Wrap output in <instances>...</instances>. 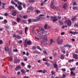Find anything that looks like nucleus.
<instances>
[{"label": "nucleus", "mask_w": 78, "mask_h": 78, "mask_svg": "<svg viewBox=\"0 0 78 78\" xmlns=\"http://www.w3.org/2000/svg\"><path fill=\"white\" fill-rule=\"evenodd\" d=\"M36 48V47L34 46H33V47L32 48V50H35Z\"/></svg>", "instance_id": "obj_49"}, {"label": "nucleus", "mask_w": 78, "mask_h": 78, "mask_svg": "<svg viewBox=\"0 0 78 78\" xmlns=\"http://www.w3.org/2000/svg\"><path fill=\"white\" fill-rule=\"evenodd\" d=\"M30 2H34L35 1H34V0H30Z\"/></svg>", "instance_id": "obj_63"}, {"label": "nucleus", "mask_w": 78, "mask_h": 78, "mask_svg": "<svg viewBox=\"0 0 78 78\" xmlns=\"http://www.w3.org/2000/svg\"><path fill=\"white\" fill-rule=\"evenodd\" d=\"M28 21L29 23H30L31 22V19H29L28 20Z\"/></svg>", "instance_id": "obj_42"}, {"label": "nucleus", "mask_w": 78, "mask_h": 78, "mask_svg": "<svg viewBox=\"0 0 78 78\" xmlns=\"http://www.w3.org/2000/svg\"><path fill=\"white\" fill-rule=\"evenodd\" d=\"M50 42L51 43V44H53V43H55V41H53V40L52 39H51L50 40Z\"/></svg>", "instance_id": "obj_21"}, {"label": "nucleus", "mask_w": 78, "mask_h": 78, "mask_svg": "<svg viewBox=\"0 0 78 78\" xmlns=\"http://www.w3.org/2000/svg\"><path fill=\"white\" fill-rule=\"evenodd\" d=\"M33 53H36L37 54H40V52L38 51H34L33 52Z\"/></svg>", "instance_id": "obj_17"}, {"label": "nucleus", "mask_w": 78, "mask_h": 78, "mask_svg": "<svg viewBox=\"0 0 78 78\" xmlns=\"http://www.w3.org/2000/svg\"><path fill=\"white\" fill-rule=\"evenodd\" d=\"M18 51V50L17 48H16L15 49H14L13 50V52H17V51Z\"/></svg>", "instance_id": "obj_35"}, {"label": "nucleus", "mask_w": 78, "mask_h": 78, "mask_svg": "<svg viewBox=\"0 0 78 78\" xmlns=\"http://www.w3.org/2000/svg\"><path fill=\"white\" fill-rule=\"evenodd\" d=\"M47 34V31H44L43 32H42L39 34V35L40 36H45Z\"/></svg>", "instance_id": "obj_7"}, {"label": "nucleus", "mask_w": 78, "mask_h": 78, "mask_svg": "<svg viewBox=\"0 0 78 78\" xmlns=\"http://www.w3.org/2000/svg\"><path fill=\"white\" fill-rule=\"evenodd\" d=\"M21 66H17L16 68H15L16 70H18L19 69H21Z\"/></svg>", "instance_id": "obj_13"}, {"label": "nucleus", "mask_w": 78, "mask_h": 78, "mask_svg": "<svg viewBox=\"0 0 78 78\" xmlns=\"http://www.w3.org/2000/svg\"><path fill=\"white\" fill-rule=\"evenodd\" d=\"M20 62V60L17 59L14 61V63H17V62Z\"/></svg>", "instance_id": "obj_22"}, {"label": "nucleus", "mask_w": 78, "mask_h": 78, "mask_svg": "<svg viewBox=\"0 0 78 78\" xmlns=\"http://www.w3.org/2000/svg\"><path fill=\"white\" fill-rule=\"evenodd\" d=\"M23 18H24V19H27V16H23Z\"/></svg>", "instance_id": "obj_54"}, {"label": "nucleus", "mask_w": 78, "mask_h": 78, "mask_svg": "<svg viewBox=\"0 0 78 78\" xmlns=\"http://www.w3.org/2000/svg\"><path fill=\"white\" fill-rule=\"evenodd\" d=\"M16 20L17 22H19L20 21V19L19 18H17L16 19Z\"/></svg>", "instance_id": "obj_29"}, {"label": "nucleus", "mask_w": 78, "mask_h": 78, "mask_svg": "<svg viewBox=\"0 0 78 78\" xmlns=\"http://www.w3.org/2000/svg\"><path fill=\"white\" fill-rule=\"evenodd\" d=\"M73 57L74 58H75L76 59H78V55L77 54H74L73 55Z\"/></svg>", "instance_id": "obj_12"}, {"label": "nucleus", "mask_w": 78, "mask_h": 78, "mask_svg": "<svg viewBox=\"0 0 78 78\" xmlns=\"http://www.w3.org/2000/svg\"><path fill=\"white\" fill-rule=\"evenodd\" d=\"M62 53H63L65 54V53H66V51L65 50L62 49Z\"/></svg>", "instance_id": "obj_33"}, {"label": "nucleus", "mask_w": 78, "mask_h": 78, "mask_svg": "<svg viewBox=\"0 0 78 78\" xmlns=\"http://www.w3.org/2000/svg\"><path fill=\"white\" fill-rule=\"evenodd\" d=\"M26 56H28L29 55V52H27L26 54Z\"/></svg>", "instance_id": "obj_60"}, {"label": "nucleus", "mask_w": 78, "mask_h": 78, "mask_svg": "<svg viewBox=\"0 0 78 78\" xmlns=\"http://www.w3.org/2000/svg\"><path fill=\"white\" fill-rule=\"evenodd\" d=\"M31 66H30V65H27V68H29V69H31Z\"/></svg>", "instance_id": "obj_47"}, {"label": "nucleus", "mask_w": 78, "mask_h": 78, "mask_svg": "<svg viewBox=\"0 0 78 78\" xmlns=\"http://www.w3.org/2000/svg\"><path fill=\"white\" fill-rule=\"evenodd\" d=\"M5 51H8V44H6V47L5 48Z\"/></svg>", "instance_id": "obj_14"}, {"label": "nucleus", "mask_w": 78, "mask_h": 78, "mask_svg": "<svg viewBox=\"0 0 78 78\" xmlns=\"http://www.w3.org/2000/svg\"><path fill=\"white\" fill-rule=\"evenodd\" d=\"M27 44L28 45H32V42L30 40L28 41L27 42Z\"/></svg>", "instance_id": "obj_10"}, {"label": "nucleus", "mask_w": 78, "mask_h": 78, "mask_svg": "<svg viewBox=\"0 0 78 78\" xmlns=\"http://www.w3.org/2000/svg\"><path fill=\"white\" fill-rule=\"evenodd\" d=\"M35 12H36L37 14H39V13H40V11L39 10H35Z\"/></svg>", "instance_id": "obj_44"}, {"label": "nucleus", "mask_w": 78, "mask_h": 78, "mask_svg": "<svg viewBox=\"0 0 78 78\" xmlns=\"http://www.w3.org/2000/svg\"><path fill=\"white\" fill-rule=\"evenodd\" d=\"M69 62H73L74 61V59H73L71 60H69Z\"/></svg>", "instance_id": "obj_31"}, {"label": "nucleus", "mask_w": 78, "mask_h": 78, "mask_svg": "<svg viewBox=\"0 0 78 78\" xmlns=\"http://www.w3.org/2000/svg\"><path fill=\"white\" fill-rule=\"evenodd\" d=\"M5 28L6 29H8V30H9V26H6L5 27Z\"/></svg>", "instance_id": "obj_39"}, {"label": "nucleus", "mask_w": 78, "mask_h": 78, "mask_svg": "<svg viewBox=\"0 0 78 78\" xmlns=\"http://www.w3.org/2000/svg\"><path fill=\"white\" fill-rule=\"evenodd\" d=\"M73 9H74V10H78V6L75 7L74 6L73 7Z\"/></svg>", "instance_id": "obj_19"}, {"label": "nucleus", "mask_w": 78, "mask_h": 78, "mask_svg": "<svg viewBox=\"0 0 78 78\" xmlns=\"http://www.w3.org/2000/svg\"><path fill=\"white\" fill-rule=\"evenodd\" d=\"M21 72L22 73H24V74L26 73V72H25V69H21Z\"/></svg>", "instance_id": "obj_18"}, {"label": "nucleus", "mask_w": 78, "mask_h": 78, "mask_svg": "<svg viewBox=\"0 0 78 78\" xmlns=\"http://www.w3.org/2000/svg\"><path fill=\"white\" fill-rule=\"evenodd\" d=\"M45 64H46V65H47V66H48V67H50V64L49 63H48V62H46L45 63Z\"/></svg>", "instance_id": "obj_32"}, {"label": "nucleus", "mask_w": 78, "mask_h": 78, "mask_svg": "<svg viewBox=\"0 0 78 78\" xmlns=\"http://www.w3.org/2000/svg\"><path fill=\"white\" fill-rule=\"evenodd\" d=\"M51 7L53 9H55L56 8V7L54 5V2H52L51 3Z\"/></svg>", "instance_id": "obj_11"}, {"label": "nucleus", "mask_w": 78, "mask_h": 78, "mask_svg": "<svg viewBox=\"0 0 78 78\" xmlns=\"http://www.w3.org/2000/svg\"><path fill=\"white\" fill-rule=\"evenodd\" d=\"M57 42L58 45H61L63 42V39L60 37H58L57 39Z\"/></svg>", "instance_id": "obj_2"}, {"label": "nucleus", "mask_w": 78, "mask_h": 78, "mask_svg": "<svg viewBox=\"0 0 78 78\" xmlns=\"http://www.w3.org/2000/svg\"><path fill=\"white\" fill-rule=\"evenodd\" d=\"M54 68H55V69H57V67H58V65H57V64L56 63H55L54 65Z\"/></svg>", "instance_id": "obj_26"}, {"label": "nucleus", "mask_w": 78, "mask_h": 78, "mask_svg": "<svg viewBox=\"0 0 78 78\" xmlns=\"http://www.w3.org/2000/svg\"><path fill=\"white\" fill-rule=\"evenodd\" d=\"M47 41V37L44 35L42 41V44H44V45H51V44L50 41Z\"/></svg>", "instance_id": "obj_1"}, {"label": "nucleus", "mask_w": 78, "mask_h": 78, "mask_svg": "<svg viewBox=\"0 0 78 78\" xmlns=\"http://www.w3.org/2000/svg\"><path fill=\"white\" fill-rule=\"evenodd\" d=\"M41 19V18L40 17H37L36 19H33L32 20V22H38V21H39Z\"/></svg>", "instance_id": "obj_5"}, {"label": "nucleus", "mask_w": 78, "mask_h": 78, "mask_svg": "<svg viewBox=\"0 0 78 78\" xmlns=\"http://www.w3.org/2000/svg\"><path fill=\"white\" fill-rule=\"evenodd\" d=\"M27 31H28V27H26L25 28V33L26 34H27Z\"/></svg>", "instance_id": "obj_20"}, {"label": "nucleus", "mask_w": 78, "mask_h": 78, "mask_svg": "<svg viewBox=\"0 0 78 78\" xmlns=\"http://www.w3.org/2000/svg\"><path fill=\"white\" fill-rule=\"evenodd\" d=\"M14 8V7L13 6H9V9H13Z\"/></svg>", "instance_id": "obj_34"}, {"label": "nucleus", "mask_w": 78, "mask_h": 78, "mask_svg": "<svg viewBox=\"0 0 78 78\" xmlns=\"http://www.w3.org/2000/svg\"><path fill=\"white\" fill-rule=\"evenodd\" d=\"M60 25H63V23L61 20H59L58 21Z\"/></svg>", "instance_id": "obj_24"}, {"label": "nucleus", "mask_w": 78, "mask_h": 78, "mask_svg": "<svg viewBox=\"0 0 78 78\" xmlns=\"http://www.w3.org/2000/svg\"><path fill=\"white\" fill-rule=\"evenodd\" d=\"M77 17V16H75V17H74V18H73L71 19V20H72V21H73V20H75V19H76V18L75 17Z\"/></svg>", "instance_id": "obj_30"}, {"label": "nucleus", "mask_w": 78, "mask_h": 78, "mask_svg": "<svg viewBox=\"0 0 78 78\" xmlns=\"http://www.w3.org/2000/svg\"><path fill=\"white\" fill-rule=\"evenodd\" d=\"M18 5H22V2H18Z\"/></svg>", "instance_id": "obj_41"}, {"label": "nucleus", "mask_w": 78, "mask_h": 78, "mask_svg": "<svg viewBox=\"0 0 78 78\" xmlns=\"http://www.w3.org/2000/svg\"><path fill=\"white\" fill-rule=\"evenodd\" d=\"M58 18L59 19H61V16H58Z\"/></svg>", "instance_id": "obj_58"}, {"label": "nucleus", "mask_w": 78, "mask_h": 78, "mask_svg": "<svg viewBox=\"0 0 78 78\" xmlns=\"http://www.w3.org/2000/svg\"><path fill=\"white\" fill-rule=\"evenodd\" d=\"M12 61V57L11 56L10 58V61L11 62Z\"/></svg>", "instance_id": "obj_40"}, {"label": "nucleus", "mask_w": 78, "mask_h": 78, "mask_svg": "<svg viewBox=\"0 0 78 78\" xmlns=\"http://www.w3.org/2000/svg\"><path fill=\"white\" fill-rule=\"evenodd\" d=\"M73 5H77V4H76V3L75 2H74L73 3Z\"/></svg>", "instance_id": "obj_64"}, {"label": "nucleus", "mask_w": 78, "mask_h": 78, "mask_svg": "<svg viewBox=\"0 0 78 78\" xmlns=\"http://www.w3.org/2000/svg\"><path fill=\"white\" fill-rule=\"evenodd\" d=\"M4 23H7V20H4Z\"/></svg>", "instance_id": "obj_59"}, {"label": "nucleus", "mask_w": 78, "mask_h": 78, "mask_svg": "<svg viewBox=\"0 0 78 78\" xmlns=\"http://www.w3.org/2000/svg\"><path fill=\"white\" fill-rule=\"evenodd\" d=\"M67 47H68V48H70V47H71V45L67 44Z\"/></svg>", "instance_id": "obj_52"}, {"label": "nucleus", "mask_w": 78, "mask_h": 78, "mask_svg": "<svg viewBox=\"0 0 78 78\" xmlns=\"http://www.w3.org/2000/svg\"><path fill=\"white\" fill-rule=\"evenodd\" d=\"M74 26L75 27H78V22H77V24H74Z\"/></svg>", "instance_id": "obj_57"}, {"label": "nucleus", "mask_w": 78, "mask_h": 78, "mask_svg": "<svg viewBox=\"0 0 78 78\" xmlns=\"http://www.w3.org/2000/svg\"><path fill=\"white\" fill-rule=\"evenodd\" d=\"M17 16L18 17H19L20 19H22V16L20 15H18Z\"/></svg>", "instance_id": "obj_46"}, {"label": "nucleus", "mask_w": 78, "mask_h": 78, "mask_svg": "<svg viewBox=\"0 0 78 78\" xmlns=\"http://www.w3.org/2000/svg\"><path fill=\"white\" fill-rule=\"evenodd\" d=\"M21 64L22 66H25V63L23 62H21Z\"/></svg>", "instance_id": "obj_45"}, {"label": "nucleus", "mask_w": 78, "mask_h": 78, "mask_svg": "<svg viewBox=\"0 0 78 78\" xmlns=\"http://www.w3.org/2000/svg\"><path fill=\"white\" fill-rule=\"evenodd\" d=\"M28 9L29 10H33V8L32 7H30L28 8Z\"/></svg>", "instance_id": "obj_38"}, {"label": "nucleus", "mask_w": 78, "mask_h": 78, "mask_svg": "<svg viewBox=\"0 0 78 78\" xmlns=\"http://www.w3.org/2000/svg\"><path fill=\"white\" fill-rule=\"evenodd\" d=\"M62 76H63V78H66V75L63 74H62Z\"/></svg>", "instance_id": "obj_56"}, {"label": "nucleus", "mask_w": 78, "mask_h": 78, "mask_svg": "<svg viewBox=\"0 0 78 78\" xmlns=\"http://www.w3.org/2000/svg\"><path fill=\"white\" fill-rule=\"evenodd\" d=\"M75 68H73L70 69V70L71 71H72V70H75Z\"/></svg>", "instance_id": "obj_43"}, {"label": "nucleus", "mask_w": 78, "mask_h": 78, "mask_svg": "<svg viewBox=\"0 0 78 78\" xmlns=\"http://www.w3.org/2000/svg\"><path fill=\"white\" fill-rule=\"evenodd\" d=\"M65 23H67V25L68 27H70L72 25V21L70 20H66L65 21Z\"/></svg>", "instance_id": "obj_3"}, {"label": "nucleus", "mask_w": 78, "mask_h": 78, "mask_svg": "<svg viewBox=\"0 0 78 78\" xmlns=\"http://www.w3.org/2000/svg\"><path fill=\"white\" fill-rule=\"evenodd\" d=\"M11 3L12 4L15 5L16 7H17V4H16V3L14 2L13 1H12L11 2Z\"/></svg>", "instance_id": "obj_15"}, {"label": "nucleus", "mask_w": 78, "mask_h": 78, "mask_svg": "<svg viewBox=\"0 0 78 78\" xmlns=\"http://www.w3.org/2000/svg\"><path fill=\"white\" fill-rule=\"evenodd\" d=\"M69 33L70 34H73V35H75V34H78V32H72V31H69Z\"/></svg>", "instance_id": "obj_8"}, {"label": "nucleus", "mask_w": 78, "mask_h": 78, "mask_svg": "<svg viewBox=\"0 0 78 78\" xmlns=\"http://www.w3.org/2000/svg\"><path fill=\"white\" fill-rule=\"evenodd\" d=\"M17 7L20 11H21V10H22V7L20 5H19L17 6Z\"/></svg>", "instance_id": "obj_9"}, {"label": "nucleus", "mask_w": 78, "mask_h": 78, "mask_svg": "<svg viewBox=\"0 0 78 78\" xmlns=\"http://www.w3.org/2000/svg\"><path fill=\"white\" fill-rule=\"evenodd\" d=\"M18 13V12L16 10H13L12 15L14 16H16V14Z\"/></svg>", "instance_id": "obj_6"}, {"label": "nucleus", "mask_w": 78, "mask_h": 78, "mask_svg": "<svg viewBox=\"0 0 78 78\" xmlns=\"http://www.w3.org/2000/svg\"><path fill=\"white\" fill-rule=\"evenodd\" d=\"M3 44V41L0 40V44Z\"/></svg>", "instance_id": "obj_61"}, {"label": "nucleus", "mask_w": 78, "mask_h": 78, "mask_svg": "<svg viewBox=\"0 0 78 78\" xmlns=\"http://www.w3.org/2000/svg\"><path fill=\"white\" fill-rule=\"evenodd\" d=\"M42 70H37V72H39V73H41V72H42Z\"/></svg>", "instance_id": "obj_50"}, {"label": "nucleus", "mask_w": 78, "mask_h": 78, "mask_svg": "<svg viewBox=\"0 0 78 78\" xmlns=\"http://www.w3.org/2000/svg\"><path fill=\"white\" fill-rule=\"evenodd\" d=\"M64 56H65L63 55H61V59L63 60L64 59Z\"/></svg>", "instance_id": "obj_27"}, {"label": "nucleus", "mask_w": 78, "mask_h": 78, "mask_svg": "<svg viewBox=\"0 0 78 78\" xmlns=\"http://www.w3.org/2000/svg\"><path fill=\"white\" fill-rule=\"evenodd\" d=\"M39 31H44V28H42L41 27H39Z\"/></svg>", "instance_id": "obj_25"}, {"label": "nucleus", "mask_w": 78, "mask_h": 78, "mask_svg": "<svg viewBox=\"0 0 78 78\" xmlns=\"http://www.w3.org/2000/svg\"><path fill=\"white\" fill-rule=\"evenodd\" d=\"M67 4L65 3L64 5H63V8L64 9H66L67 8Z\"/></svg>", "instance_id": "obj_23"}, {"label": "nucleus", "mask_w": 78, "mask_h": 78, "mask_svg": "<svg viewBox=\"0 0 78 78\" xmlns=\"http://www.w3.org/2000/svg\"><path fill=\"white\" fill-rule=\"evenodd\" d=\"M37 49H38L39 50H40V51H42V49L41 48H40V47H39V46H37Z\"/></svg>", "instance_id": "obj_28"}, {"label": "nucleus", "mask_w": 78, "mask_h": 78, "mask_svg": "<svg viewBox=\"0 0 78 78\" xmlns=\"http://www.w3.org/2000/svg\"><path fill=\"white\" fill-rule=\"evenodd\" d=\"M16 37H17V38L19 39H21V37L19 35L16 36Z\"/></svg>", "instance_id": "obj_36"}, {"label": "nucleus", "mask_w": 78, "mask_h": 78, "mask_svg": "<svg viewBox=\"0 0 78 78\" xmlns=\"http://www.w3.org/2000/svg\"><path fill=\"white\" fill-rule=\"evenodd\" d=\"M24 47H27V43H24Z\"/></svg>", "instance_id": "obj_62"}, {"label": "nucleus", "mask_w": 78, "mask_h": 78, "mask_svg": "<svg viewBox=\"0 0 78 78\" xmlns=\"http://www.w3.org/2000/svg\"><path fill=\"white\" fill-rule=\"evenodd\" d=\"M51 73L52 75H54V74H55V73L53 71H51Z\"/></svg>", "instance_id": "obj_55"}, {"label": "nucleus", "mask_w": 78, "mask_h": 78, "mask_svg": "<svg viewBox=\"0 0 78 78\" xmlns=\"http://www.w3.org/2000/svg\"><path fill=\"white\" fill-rule=\"evenodd\" d=\"M43 53L44 54H45V55H47V53L45 50H44L43 51Z\"/></svg>", "instance_id": "obj_48"}, {"label": "nucleus", "mask_w": 78, "mask_h": 78, "mask_svg": "<svg viewBox=\"0 0 78 78\" xmlns=\"http://www.w3.org/2000/svg\"><path fill=\"white\" fill-rule=\"evenodd\" d=\"M44 28V30H46L47 28V24H46L45 25Z\"/></svg>", "instance_id": "obj_37"}, {"label": "nucleus", "mask_w": 78, "mask_h": 78, "mask_svg": "<svg viewBox=\"0 0 78 78\" xmlns=\"http://www.w3.org/2000/svg\"><path fill=\"white\" fill-rule=\"evenodd\" d=\"M71 75L72 76H75L76 74H75V73L73 72V71H71Z\"/></svg>", "instance_id": "obj_16"}, {"label": "nucleus", "mask_w": 78, "mask_h": 78, "mask_svg": "<svg viewBox=\"0 0 78 78\" xmlns=\"http://www.w3.org/2000/svg\"><path fill=\"white\" fill-rule=\"evenodd\" d=\"M8 14L7 13H5L4 14V15L5 16H8Z\"/></svg>", "instance_id": "obj_53"}, {"label": "nucleus", "mask_w": 78, "mask_h": 78, "mask_svg": "<svg viewBox=\"0 0 78 78\" xmlns=\"http://www.w3.org/2000/svg\"><path fill=\"white\" fill-rule=\"evenodd\" d=\"M50 18L51 20H52V22H56V21L57 20V17L56 16H51L50 17Z\"/></svg>", "instance_id": "obj_4"}, {"label": "nucleus", "mask_w": 78, "mask_h": 78, "mask_svg": "<svg viewBox=\"0 0 78 78\" xmlns=\"http://www.w3.org/2000/svg\"><path fill=\"white\" fill-rule=\"evenodd\" d=\"M53 56L54 57H55L56 56V53L54 52L53 53Z\"/></svg>", "instance_id": "obj_51"}]
</instances>
